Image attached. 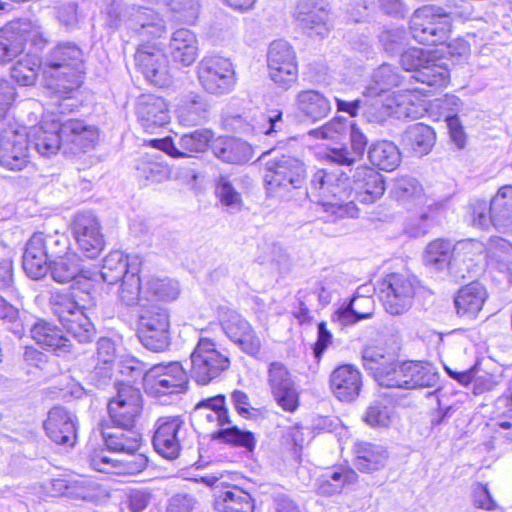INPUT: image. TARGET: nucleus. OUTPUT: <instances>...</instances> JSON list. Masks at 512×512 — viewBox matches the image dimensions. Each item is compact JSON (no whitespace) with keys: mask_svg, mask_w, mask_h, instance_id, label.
I'll list each match as a JSON object with an SVG mask.
<instances>
[{"mask_svg":"<svg viewBox=\"0 0 512 512\" xmlns=\"http://www.w3.org/2000/svg\"><path fill=\"white\" fill-rule=\"evenodd\" d=\"M368 159L375 168L390 172L400 165L401 153L393 142L380 140L369 147Z\"/></svg>","mask_w":512,"mask_h":512,"instance_id":"obj_44","label":"nucleus"},{"mask_svg":"<svg viewBox=\"0 0 512 512\" xmlns=\"http://www.w3.org/2000/svg\"><path fill=\"white\" fill-rule=\"evenodd\" d=\"M190 361V377L200 385L211 383L230 367L229 356L217 348L214 340L204 336H199Z\"/></svg>","mask_w":512,"mask_h":512,"instance_id":"obj_6","label":"nucleus"},{"mask_svg":"<svg viewBox=\"0 0 512 512\" xmlns=\"http://www.w3.org/2000/svg\"><path fill=\"white\" fill-rule=\"evenodd\" d=\"M483 245L475 240H466L457 243L456 254L449 262L448 272L455 282L472 278L478 271L477 265L470 256L474 252H481Z\"/></svg>","mask_w":512,"mask_h":512,"instance_id":"obj_32","label":"nucleus"},{"mask_svg":"<svg viewBox=\"0 0 512 512\" xmlns=\"http://www.w3.org/2000/svg\"><path fill=\"white\" fill-rule=\"evenodd\" d=\"M267 65L271 80L287 90L297 80L298 65L293 47L284 40L273 41L267 52Z\"/></svg>","mask_w":512,"mask_h":512,"instance_id":"obj_15","label":"nucleus"},{"mask_svg":"<svg viewBox=\"0 0 512 512\" xmlns=\"http://www.w3.org/2000/svg\"><path fill=\"white\" fill-rule=\"evenodd\" d=\"M364 367L371 371L382 386L383 378H392L393 368L397 367L393 356L386 354L383 348L367 347L362 352Z\"/></svg>","mask_w":512,"mask_h":512,"instance_id":"obj_45","label":"nucleus"},{"mask_svg":"<svg viewBox=\"0 0 512 512\" xmlns=\"http://www.w3.org/2000/svg\"><path fill=\"white\" fill-rule=\"evenodd\" d=\"M486 250L491 260L512 270V244L509 241L501 237H491L487 242Z\"/></svg>","mask_w":512,"mask_h":512,"instance_id":"obj_61","label":"nucleus"},{"mask_svg":"<svg viewBox=\"0 0 512 512\" xmlns=\"http://www.w3.org/2000/svg\"><path fill=\"white\" fill-rule=\"evenodd\" d=\"M293 16L309 37H326L333 28L331 8L326 0H299Z\"/></svg>","mask_w":512,"mask_h":512,"instance_id":"obj_13","label":"nucleus"},{"mask_svg":"<svg viewBox=\"0 0 512 512\" xmlns=\"http://www.w3.org/2000/svg\"><path fill=\"white\" fill-rule=\"evenodd\" d=\"M168 50L174 62L188 67L195 62L198 56L197 37L189 29H177L170 37Z\"/></svg>","mask_w":512,"mask_h":512,"instance_id":"obj_36","label":"nucleus"},{"mask_svg":"<svg viewBox=\"0 0 512 512\" xmlns=\"http://www.w3.org/2000/svg\"><path fill=\"white\" fill-rule=\"evenodd\" d=\"M30 333L37 344L57 356L65 357L73 353L74 346L71 340L53 323L39 320L31 327Z\"/></svg>","mask_w":512,"mask_h":512,"instance_id":"obj_29","label":"nucleus"},{"mask_svg":"<svg viewBox=\"0 0 512 512\" xmlns=\"http://www.w3.org/2000/svg\"><path fill=\"white\" fill-rule=\"evenodd\" d=\"M54 9L58 21L68 28L76 27L82 18L78 3L75 0H55Z\"/></svg>","mask_w":512,"mask_h":512,"instance_id":"obj_63","label":"nucleus"},{"mask_svg":"<svg viewBox=\"0 0 512 512\" xmlns=\"http://www.w3.org/2000/svg\"><path fill=\"white\" fill-rule=\"evenodd\" d=\"M188 429L180 416L160 417L155 423L152 444L155 451L162 457L174 460L180 451L189 447Z\"/></svg>","mask_w":512,"mask_h":512,"instance_id":"obj_12","label":"nucleus"},{"mask_svg":"<svg viewBox=\"0 0 512 512\" xmlns=\"http://www.w3.org/2000/svg\"><path fill=\"white\" fill-rule=\"evenodd\" d=\"M414 78L421 83L435 88L445 87L449 81L448 68L436 60L432 55L422 69L414 75Z\"/></svg>","mask_w":512,"mask_h":512,"instance_id":"obj_56","label":"nucleus"},{"mask_svg":"<svg viewBox=\"0 0 512 512\" xmlns=\"http://www.w3.org/2000/svg\"><path fill=\"white\" fill-rule=\"evenodd\" d=\"M98 129L79 119L63 118L64 152L80 153L95 146L98 140Z\"/></svg>","mask_w":512,"mask_h":512,"instance_id":"obj_27","label":"nucleus"},{"mask_svg":"<svg viewBox=\"0 0 512 512\" xmlns=\"http://www.w3.org/2000/svg\"><path fill=\"white\" fill-rule=\"evenodd\" d=\"M135 60L151 84L164 87L171 83L169 62L158 44L142 43L136 51Z\"/></svg>","mask_w":512,"mask_h":512,"instance_id":"obj_19","label":"nucleus"},{"mask_svg":"<svg viewBox=\"0 0 512 512\" xmlns=\"http://www.w3.org/2000/svg\"><path fill=\"white\" fill-rule=\"evenodd\" d=\"M28 133L23 127L9 125L0 132V166L21 171L30 163Z\"/></svg>","mask_w":512,"mask_h":512,"instance_id":"obj_14","label":"nucleus"},{"mask_svg":"<svg viewBox=\"0 0 512 512\" xmlns=\"http://www.w3.org/2000/svg\"><path fill=\"white\" fill-rule=\"evenodd\" d=\"M352 122L344 117H334L323 126L310 130L308 134L315 139L337 140L348 133Z\"/></svg>","mask_w":512,"mask_h":512,"instance_id":"obj_59","label":"nucleus"},{"mask_svg":"<svg viewBox=\"0 0 512 512\" xmlns=\"http://www.w3.org/2000/svg\"><path fill=\"white\" fill-rule=\"evenodd\" d=\"M133 261L134 262L131 263V270L126 277L121 279L119 290V297L127 306H132L139 301L145 300L143 296L145 284H141V278L139 276L141 267H139V262L136 259Z\"/></svg>","mask_w":512,"mask_h":512,"instance_id":"obj_53","label":"nucleus"},{"mask_svg":"<svg viewBox=\"0 0 512 512\" xmlns=\"http://www.w3.org/2000/svg\"><path fill=\"white\" fill-rule=\"evenodd\" d=\"M263 180L269 197L287 198L293 190L304 186L305 164L290 155L269 158L265 162Z\"/></svg>","mask_w":512,"mask_h":512,"instance_id":"obj_4","label":"nucleus"},{"mask_svg":"<svg viewBox=\"0 0 512 512\" xmlns=\"http://www.w3.org/2000/svg\"><path fill=\"white\" fill-rule=\"evenodd\" d=\"M102 437L109 451L115 453L137 452L141 446V435L134 427L113 425L102 429Z\"/></svg>","mask_w":512,"mask_h":512,"instance_id":"obj_37","label":"nucleus"},{"mask_svg":"<svg viewBox=\"0 0 512 512\" xmlns=\"http://www.w3.org/2000/svg\"><path fill=\"white\" fill-rule=\"evenodd\" d=\"M212 438L225 444L243 447L248 451H253L256 444L252 432L240 429L238 426L232 425V423L214 431Z\"/></svg>","mask_w":512,"mask_h":512,"instance_id":"obj_54","label":"nucleus"},{"mask_svg":"<svg viewBox=\"0 0 512 512\" xmlns=\"http://www.w3.org/2000/svg\"><path fill=\"white\" fill-rule=\"evenodd\" d=\"M403 145L418 156L426 155L435 143V133L423 123L409 126L402 137Z\"/></svg>","mask_w":512,"mask_h":512,"instance_id":"obj_47","label":"nucleus"},{"mask_svg":"<svg viewBox=\"0 0 512 512\" xmlns=\"http://www.w3.org/2000/svg\"><path fill=\"white\" fill-rule=\"evenodd\" d=\"M385 189V180L382 174L374 168L359 166L352 175L348 195L353 193L355 200L371 204L383 196Z\"/></svg>","mask_w":512,"mask_h":512,"instance_id":"obj_25","label":"nucleus"},{"mask_svg":"<svg viewBox=\"0 0 512 512\" xmlns=\"http://www.w3.org/2000/svg\"><path fill=\"white\" fill-rule=\"evenodd\" d=\"M46 435L58 445L73 447L77 439V418L61 406H55L48 412L43 423Z\"/></svg>","mask_w":512,"mask_h":512,"instance_id":"obj_23","label":"nucleus"},{"mask_svg":"<svg viewBox=\"0 0 512 512\" xmlns=\"http://www.w3.org/2000/svg\"><path fill=\"white\" fill-rule=\"evenodd\" d=\"M213 138L210 129H197L183 134L177 144L171 139H154L151 144L168 155L178 157H192L194 154L204 152Z\"/></svg>","mask_w":512,"mask_h":512,"instance_id":"obj_24","label":"nucleus"},{"mask_svg":"<svg viewBox=\"0 0 512 512\" xmlns=\"http://www.w3.org/2000/svg\"><path fill=\"white\" fill-rule=\"evenodd\" d=\"M105 24L113 29L125 28L142 39L159 38L166 31L162 15L154 8L130 4L126 0H104Z\"/></svg>","mask_w":512,"mask_h":512,"instance_id":"obj_2","label":"nucleus"},{"mask_svg":"<svg viewBox=\"0 0 512 512\" xmlns=\"http://www.w3.org/2000/svg\"><path fill=\"white\" fill-rule=\"evenodd\" d=\"M400 83L401 76L397 73L396 68L389 64H382L374 70L362 94L366 96H387Z\"/></svg>","mask_w":512,"mask_h":512,"instance_id":"obj_43","label":"nucleus"},{"mask_svg":"<svg viewBox=\"0 0 512 512\" xmlns=\"http://www.w3.org/2000/svg\"><path fill=\"white\" fill-rule=\"evenodd\" d=\"M215 194L227 211L234 213L241 210L243 206L242 195L228 176H219L216 181Z\"/></svg>","mask_w":512,"mask_h":512,"instance_id":"obj_57","label":"nucleus"},{"mask_svg":"<svg viewBox=\"0 0 512 512\" xmlns=\"http://www.w3.org/2000/svg\"><path fill=\"white\" fill-rule=\"evenodd\" d=\"M363 115L368 122H383L395 111V107H400L402 103L395 95L387 96H366L363 95Z\"/></svg>","mask_w":512,"mask_h":512,"instance_id":"obj_46","label":"nucleus"},{"mask_svg":"<svg viewBox=\"0 0 512 512\" xmlns=\"http://www.w3.org/2000/svg\"><path fill=\"white\" fill-rule=\"evenodd\" d=\"M187 389L188 377L179 362L153 365L145 375V392L153 397L178 395Z\"/></svg>","mask_w":512,"mask_h":512,"instance_id":"obj_11","label":"nucleus"},{"mask_svg":"<svg viewBox=\"0 0 512 512\" xmlns=\"http://www.w3.org/2000/svg\"><path fill=\"white\" fill-rule=\"evenodd\" d=\"M178 282L171 279L151 278L145 282L143 296L147 302L175 300L179 295Z\"/></svg>","mask_w":512,"mask_h":512,"instance_id":"obj_55","label":"nucleus"},{"mask_svg":"<svg viewBox=\"0 0 512 512\" xmlns=\"http://www.w3.org/2000/svg\"><path fill=\"white\" fill-rule=\"evenodd\" d=\"M177 118L183 126L202 125L209 118V104L198 93L184 96L177 107Z\"/></svg>","mask_w":512,"mask_h":512,"instance_id":"obj_39","label":"nucleus"},{"mask_svg":"<svg viewBox=\"0 0 512 512\" xmlns=\"http://www.w3.org/2000/svg\"><path fill=\"white\" fill-rule=\"evenodd\" d=\"M355 468L362 473H373L382 469L389 457L385 446L368 441H357L353 446Z\"/></svg>","mask_w":512,"mask_h":512,"instance_id":"obj_33","label":"nucleus"},{"mask_svg":"<svg viewBox=\"0 0 512 512\" xmlns=\"http://www.w3.org/2000/svg\"><path fill=\"white\" fill-rule=\"evenodd\" d=\"M296 114L303 120L316 123L326 118L331 110V102L324 93L315 89L297 92L294 99Z\"/></svg>","mask_w":512,"mask_h":512,"instance_id":"obj_28","label":"nucleus"},{"mask_svg":"<svg viewBox=\"0 0 512 512\" xmlns=\"http://www.w3.org/2000/svg\"><path fill=\"white\" fill-rule=\"evenodd\" d=\"M373 300L369 297L354 296L348 303L343 304L333 314L332 320L339 325H353L361 320L368 319L372 316L370 310L362 311L358 306L371 307Z\"/></svg>","mask_w":512,"mask_h":512,"instance_id":"obj_50","label":"nucleus"},{"mask_svg":"<svg viewBox=\"0 0 512 512\" xmlns=\"http://www.w3.org/2000/svg\"><path fill=\"white\" fill-rule=\"evenodd\" d=\"M451 23V14L443 8L424 6L413 13L410 19V32L421 44L437 45L448 39Z\"/></svg>","mask_w":512,"mask_h":512,"instance_id":"obj_7","label":"nucleus"},{"mask_svg":"<svg viewBox=\"0 0 512 512\" xmlns=\"http://www.w3.org/2000/svg\"><path fill=\"white\" fill-rule=\"evenodd\" d=\"M137 120L149 133L169 123L170 113L165 99L154 94L141 95L136 103Z\"/></svg>","mask_w":512,"mask_h":512,"instance_id":"obj_26","label":"nucleus"},{"mask_svg":"<svg viewBox=\"0 0 512 512\" xmlns=\"http://www.w3.org/2000/svg\"><path fill=\"white\" fill-rule=\"evenodd\" d=\"M84 65V52L77 44H57L43 61V76L47 88L64 101L69 100L82 83Z\"/></svg>","mask_w":512,"mask_h":512,"instance_id":"obj_1","label":"nucleus"},{"mask_svg":"<svg viewBox=\"0 0 512 512\" xmlns=\"http://www.w3.org/2000/svg\"><path fill=\"white\" fill-rule=\"evenodd\" d=\"M282 118V113L277 112L274 116L260 114L257 118L248 120L247 117L236 115L232 118L233 128L242 134H272L276 131L277 122Z\"/></svg>","mask_w":512,"mask_h":512,"instance_id":"obj_49","label":"nucleus"},{"mask_svg":"<svg viewBox=\"0 0 512 512\" xmlns=\"http://www.w3.org/2000/svg\"><path fill=\"white\" fill-rule=\"evenodd\" d=\"M49 305L68 334L79 343L92 341L95 328L87 312L95 302L89 293L54 292L49 298Z\"/></svg>","mask_w":512,"mask_h":512,"instance_id":"obj_3","label":"nucleus"},{"mask_svg":"<svg viewBox=\"0 0 512 512\" xmlns=\"http://www.w3.org/2000/svg\"><path fill=\"white\" fill-rule=\"evenodd\" d=\"M221 327L225 335L246 354L257 356L261 351V340L252 325L239 313L229 310L223 313Z\"/></svg>","mask_w":512,"mask_h":512,"instance_id":"obj_20","label":"nucleus"},{"mask_svg":"<svg viewBox=\"0 0 512 512\" xmlns=\"http://www.w3.org/2000/svg\"><path fill=\"white\" fill-rule=\"evenodd\" d=\"M487 292L485 287L477 281H472L462 287L454 298L456 312L461 317L475 318L481 311Z\"/></svg>","mask_w":512,"mask_h":512,"instance_id":"obj_38","label":"nucleus"},{"mask_svg":"<svg viewBox=\"0 0 512 512\" xmlns=\"http://www.w3.org/2000/svg\"><path fill=\"white\" fill-rule=\"evenodd\" d=\"M71 104L65 101L59 103L55 111L47 113L40 123L30 129L28 133L29 142L34 144L36 151L44 156L51 157L58 151L64 149L63 114Z\"/></svg>","mask_w":512,"mask_h":512,"instance_id":"obj_10","label":"nucleus"},{"mask_svg":"<svg viewBox=\"0 0 512 512\" xmlns=\"http://www.w3.org/2000/svg\"><path fill=\"white\" fill-rule=\"evenodd\" d=\"M215 505L219 512H253L254 509L250 494L237 486L223 491Z\"/></svg>","mask_w":512,"mask_h":512,"instance_id":"obj_51","label":"nucleus"},{"mask_svg":"<svg viewBox=\"0 0 512 512\" xmlns=\"http://www.w3.org/2000/svg\"><path fill=\"white\" fill-rule=\"evenodd\" d=\"M494 227L508 231L512 228V186L501 187L491 200Z\"/></svg>","mask_w":512,"mask_h":512,"instance_id":"obj_48","label":"nucleus"},{"mask_svg":"<svg viewBox=\"0 0 512 512\" xmlns=\"http://www.w3.org/2000/svg\"><path fill=\"white\" fill-rule=\"evenodd\" d=\"M141 312L139 315V327H144V322H148L147 326L154 328H169V314L165 307L159 304H141Z\"/></svg>","mask_w":512,"mask_h":512,"instance_id":"obj_60","label":"nucleus"},{"mask_svg":"<svg viewBox=\"0 0 512 512\" xmlns=\"http://www.w3.org/2000/svg\"><path fill=\"white\" fill-rule=\"evenodd\" d=\"M415 289L416 278L408 273H389L378 283L379 298L391 315H401L410 309Z\"/></svg>","mask_w":512,"mask_h":512,"instance_id":"obj_9","label":"nucleus"},{"mask_svg":"<svg viewBox=\"0 0 512 512\" xmlns=\"http://www.w3.org/2000/svg\"><path fill=\"white\" fill-rule=\"evenodd\" d=\"M48 260H52L45 250L44 233H34L28 240L23 253V269L32 279L44 277L49 269Z\"/></svg>","mask_w":512,"mask_h":512,"instance_id":"obj_31","label":"nucleus"},{"mask_svg":"<svg viewBox=\"0 0 512 512\" xmlns=\"http://www.w3.org/2000/svg\"><path fill=\"white\" fill-rule=\"evenodd\" d=\"M72 231L81 252L87 258H96L104 248V236L97 216L90 212H79L72 222Z\"/></svg>","mask_w":512,"mask_h":512,"instance_id":"obj_18","label":"nucleus"},{"mask_svg":"<svg viewBox=\"0 0 512 512\" xmlns=\"http://www.w3.org/2000/svg\"><path fill=\"white\" fill-rule=\"evenodd\" d=\"M50 275L55 282L66 284L80 278L92 279L90 270L84 269L81 259L76 253H65L49 261Z\"/></svg>","mask_w":512,"mask_h":512,"instance_id":"obj_35","label":"nucleus"},{"mask_svg":"<svg viewBox=\"0 0 512 512\" xmlns=\"http://www.w3.org/2000/svg\"><path fill=\"white\" fill-rule=\"evenodd\" d=\"M47 35L38 20L26 18L9 22L0 29V58L11 61L24 51L26 42L36 49H43Z\"/></svg>","mask_w":512,"mask_h":512,"instance_id":"obj_5","label":"nucleus"},{"mask_svg":"<svg viewBox=\"0 0 512 512\" xmlns=\"http://www.w3.org/2000/svg\"><path fill=\"white\" fill-rule=\"evenodd\" d=\"M197 417L204 418L208 423L219 428L231 424L226 399L222 394L208 397L199 401L194 408Z\"/></svg>","mask_w":512,"mask_h":512,"instance_id":"obj_42","label":"nucleus"},{"mask_svg":"<svg viewBox=\"0 0 512 512\" xmlns=\"http://www.w3.org/2000/svg\"><path fill=\"white\" fill-rule=\"evenodd\" d=\"M347 180L348 177L344 172L317 169L312 175L310 184L325 203L341 207L348 199Z\"/></svg>","mask_w":512,"mask_h":512,"instance_id":"obj_22","label":"nucleus"},{"mask_svg":"<svg viewBox=\"0 0 512 512\" xmlns=\"http://www.w3.org/2000/svg\"><path fill=\"white\" fill-rule=\"evenodd\" d=\"M213 154L230 164H243L252 159V147L245 141L233 138H218L212 145Z\"/></svg>","mask_w":512,"mask_h":512,"instance_id":"obj_40","label":"nucleus"},{"mask_svg":"<svg viewBox=\"0 0 512 512\" xmlns=\"http://www.w3.org/2000/svg\"><path fill=\"white\" fill-rule=\"evenodd\" d=\"M147 325L146 321L144 327L138 328V337L143 346L154 352L167 349L170 344L169 328H154Z\"/></svg>","mask_w":512,"mask_h":512,"instance_id":"obj_58","label":"nucleus"},{"mask_svg":"<svg viewBox=\"0 0 512 512\" xmlns=\"http://www.w3.org/2000/svg\"><path fill=\"white\" fill-rule=\"evenodd\" d=\"M457 244L445 239L431 241L424 251L423 261L426 266L436 270H443L449 266L453 255L456 254Z\"/></svg>","mask_w":512,"mask_h":512,"instance_id":"obj_52","label":"nucleus"},{"mask_svg":"<svg viewBox=\"0 0 512 512\" xmlns=\"http://www.w3.org/2000/svg\"><path fill=\"white\" fill-rule=\"evenodd\" d=\"M136 176L145 185L156 184L168 180L171 169L161 153L145 154L137 162Z\"/></svg>","mask_w":512,"mask_h":512,"instance_id":"obj_41","label":"nucleus"},{"mask_svg":"<svg viewBox=\"0 0 512 512\" xmlns=\"http://www.w3.org/2000/svg\"><path fill=\"white\" fill-rule=\"evenodd\" d=\"M330 388L334 396L340 401L352 402L360 394L362 375L353 365L338 366L330 375Z\"/></svg>","mask_w":512,"mask_h":512,"instance_id":"obj_30","label":"nucleus"},{"mask_svg":"<svg viewBox=\"0 0 512 512\" xmlns=\"http://www.w3.org/2000/svg\"><path fill=\"white\" fill-rule=\"evenodd\" d=\"M196 76L201 88L214 96L229 94L237 81L231 60L219 55L203 56L196 66Z\"/></svg>","mask_w":512,"mask_h":512,"instance_id":"obj_8","label":"nucleus"},{"mask_svg":"<svg viewBox=\"0 0 512 512\" xmlns=\"http://www.w3.org/2000/svg\"><path fill=\"white\" fill-rule=\"evenodd\" d=\"M139 262V267L142 266V259L138 255H125L121 251L110 252L103 260L102 268L99 272H91L93 275L92 281L97 282L100 278L108 285H113L120 281L131 270V263L133 260Z\"/></svg>","mask_w":512,"mask_h":512,"instance_id":"obj_34","label":"nucleus"},{"mask_svg":"<svg viewBox=\"0 0 512 512\" xmlns=\"http://www.w3.org/2000/svg\"><path fill=\"white\" fill-rule=\"evenodd\" d=\"M439 380L435 368L421 362H405L393 368L392 378H383L382 386L388 388L416 389L433 387Z\"/></svg>","mask_w":512,"mask_h":512,"instance_id":"obj_17","label":"nucleus"},{"mask_svg":"<svg viewBox=\"0 0 512 512\" xmlns=\"http://www.w3.org/2000/svg\"><path fill=\"white\" fill-rule=\"evenodd\" d=\"M423 188L419 181L411 176H401L395 179L391 190L392 195L400 201H406L422 196Z\"/></svg>","mask_w":512,"mask_h":512,"instance_id":"obj_62","label":"nucleus"},{"mask_svg":"<svg viewBox=\"0 0 512 512\" xmlns=\"http://www.w3.org/2000/svg\"><path fill=\"white\" fill-rule=\"evenodd\" d=\"M268 384L277 404L285 411L294 412L299 406V393L288 369L280 362L268 368Z\"/></svg>","mask_w":512,"mask_h":512,"instance_id":"obj_21","label":"nucleus"},{"mask_svg":"<svg viewBox=\"0 0 512 512\" xmlns=\"http://www.w3.org/2000/svg\"><path fill=\"white\" fill-rule=\"evenodd\" d=\"M116 395L108 402V414L113 425L135 427L136 418L142 409L141 392L134 386L117 382Z\"/></svg>","mask_w":512,"mask_h":512,"instance_id":"obj_16","label":"nucleus"},{"mask_svg":"<svg viewBox=\"0 0 512 512\" xmlns=\"http://www.w3.org/2000/svg\"><path fill=\"white\" fill-rule=\"evenodd\" d=\"M392 410L381 402L372 403L366 410L363 420L371 427H388L392 423Z\"/></svg>","mask_w":512,"mask_h":512,"instance_id":"obj_64","label":"nucleus"}]
</instances>
